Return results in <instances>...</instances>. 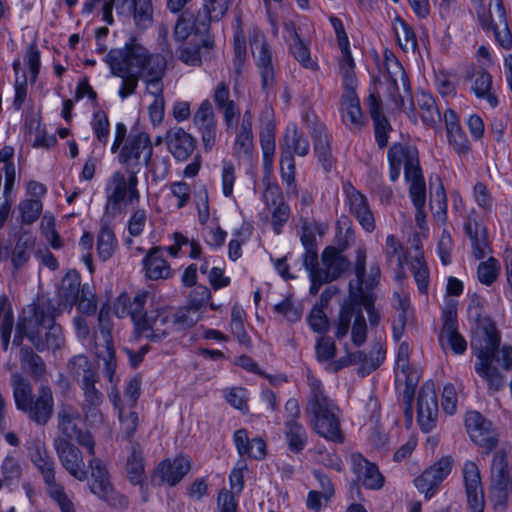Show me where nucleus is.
Listing matches in <instances>:
<instances>
[{"label": "nucleus", "instance_id": "obj_1", "mask_svg": "<svg viewBox=\"0 0 512 512\" xmlns=\"http://www.w3.org/2000/svg\"><path fill=\"white\" fill-rule=\"evenodd\" d=\"M111 74L122 79L118 94L122 99L132 95L141 79L147 91L154 96L149 105V117L154 126L164 118L163 77L167 61L161 54L151 53L136 38L122 48L110 50L104 58Z\"/></svg>", "mask_w": 512, "mask_h": 512}, {"label": "nucleus", "instance_id": "obj_2", "mask_svg": "<svg viewBox=\"0 0 512 512\" xmlns=\"http://www.w3.org/2000/svg\"><path fill=\"white\" fill-rule=\"evenodd\" d=\"M152 298L151 293L145 290L137 291L134 296L122 293L114 302V313L119 318H131L137 337L161 342L172 329V310L167 306H158L145 311L147 302Z\"/></svg>", "mask_w": 512, "mask_h": 512}, {"label": "nucleus", "instance_id": "obj_3", "mask_svg": "<svg viewBox=\"0 0 512 512\" xmlns=\"http://www.w3.org/2000/svg\"><path fill=\"white\" fill-rule=\"evenodd\" d=\"M310 394L306 405V413L310 416L313 430L328 441L342 443L344 436L338 417V407L328 398L320 380L308 374Z\"/></svg>", "mask_w": 512, "mask_h": 512}, {"label": "nucleus", "instance_id": "obj_4", "mask_svg": "<svg viewBox=\"0 0 512 512\" xmlns=\"http://www.w3.org/2000/svg\"><path fill=\"white\" fill-rule=\"evenodd\" d=\"M68 375L76 381L83 393L82 413L91 425L104 422L101 405L104 402L103 393L96 388L99 382L97 366L84 354L73 356L67 363Z\"/></svg>", "mask_w": 512, "mask_h": 512}, {"label": "nucleus", "instance_id": "obj_5", "mask_svg": "<svg viewBox=\"0 0 512 512\" xmlns=\"http://www.w3.org/2000/svg\"><path fill=\"white\" fill-rule=\"evenodd\" d=\"M11 387L16 408L27 415L37 425L45 426L51 420L54 411L52 389L42 384L33 394L30 381L19 372L11 375Z\"/></svg>", "mask_w": 512, "mask_h": 512}, {"label": "nucleus", "instance_id": "obj_6", "mask_svg": "<svg viewBox=\"0 0 512 512\" xmlns=\"http://www.w3.org/2000/svg\"><path fill=\"white\" fill-rule=\"evenodd\" d=\"M17 332L27 337L39 352L57 349L63 344L61 327L54 323L50 309L44 306L31 307L29 315L19 320Z\"/></svg>", "mask_w": 512, "mask_h": 512}, {"label": "nucleus", "instance_id": "obj_7", "mask_svg": "<svg viewBox=\"0 0 512 512\" xmlns=\"http://www.w3.org/2000/svg\"><path fill=\"white\" fill-rule=\"evenodd\" d=\"M366 260V250L359 248L354 264L356 286H354L353 282H350L349 293L352 300L357 302L359 307L365 308L370 325L376 326L379 323L380 315L374 306L375 297L373 289L380 281L381 271L379 265L375 263L370 266L367 273Z\"/></svg>", "mask_w": 512, "mask_h": 512}, {"label": "nucleus", "instance_id": "obj_8", "mask_svg": "<svg viewBox=\"0 0 512 512\" xmlns=\"http://www.w3.org/2000/svg\"><path fill=\"white\" fill-rule=\"evenodd\" d=\"M127 128L123 123L115 126V136L111 152L116 153L123 144L119 155V162L127 170L139 171L143 164H148L153 154V146L149 135L144 131L132 130L128 137Z\"/></svg>", "mask_w": 512, "mask_h": 512}, {"label": "nucleus", "instance_id": "obj_9", "mask_svg": "<svg viewBox=\"0 0 512 512\" xmlns=\"http://www.w3.org/2000/svg\"><path fill=\"white\" fill-rule=\"evenodd\" d=\"M113 9L119 16L132 18L140 29H147L153 23V6L151 0H108L103 5V20L113 23Z\"/></svg>", "mask_w": 512, "mask_h": 512}, {"label": "nucleus", "instance_id": "obj_10", "mask_svg": "<svg viewBox=\"0 0 512 512\" xmlns=\"http://www.w3.org/2000/svg\"><path fill=\"white\" fill-rule=\"evenodd\" d=\"M57 429L63 436L62 439L72 440L87 451L88 455H94L96 442L91 432L81 430L78 427V421L81 419V413L73 405L62 403L57 412Z\"/></svg>", "mask_w": 512, "mask_h": 512}, {"label": "nucleus", "instance_id": "obj_11", "mask_svg": "<svg viewBox=\"0 0 512 512\" xmlns=\"http://www.w3.org/2000/svg\"><path fill=\"white\" fill-rule=\"evenodd\" d=\"M477 16L481 26L486 30H492L503 48L509 49L512 46V33L507 24L502 0H489L488 8L479 3Z\"/></svg>", "mask_w": 512, "mask_h": 512}, {"label": "nucleus", "instance_id": "obj_12", "mask_svg": "<svg viewBox=\"0 0 512 512\" xmlns=\"http://www.w3.org/2000/svg\"><path fill=\"white\" fill-rule=\"evenodd\" d=\"M335 327V337L338 340L346 337L351 330V340L356 346H361L366 341L367 324L357 302L353 301L341 308Z\"/></svg>", "mask_w": 512, "mask_h": 512}, {"label": "nucleus", "instance_id": "obj_13", "mask_svg": "<svg viewBox=\"0 0 512 512\" xmlns=\"http://www.w3.org/2000/svg\"><path fill=\"white\" fill-rule=\"evenodd\" d=\"M512 494V465L505 450L495 453L491 465L490 495L496 505H505Z\"/></svg>", "mask_w": 512, "mask_h": 512}, {"label": "nucleus", "instance_id": "obj_14", "mask_svg": "<svg viewBox=\"0 0 512 512\" xmlns=\"http://www.w3.org/2000/svg\"><path fill=\"white\" fill-rule=\"evenodd\" d=\"M249 39L255 64L261 75L262 88H272L275 84V68L271 45L259 28L253 29Z\"/></svg>", "mask_w": 512, "mask_h": 512}, {"label": "nucleus", "instance_id": "obj_15", "mask_svg": "<svg viewBox=\"0 0 512 512\" xmlns=\"http://www.w3.org/2000/svg\"><path fill=\"white\" fill-rule=\"evenodd\" d=\"M28 459L41 475L47 490L59 484L56 481V463L51 456L43 439L38 436L30 437L25 442Z\"/></svg>", "mask_w": 512, "mask_h": 512}, {"label": "nucleus", "instance_id": "obj_16", "mask_svg": "<svg viewBox=\"0 0 512 512\" xmlns=\"http://www.w3.org/2000/svg\"><path fill=\"white\" fill-rule=\"evenodd\" d=\"M129 171V176H125L124 173L117 171L114 172L109 179L107 184V198L108 201L114 205H118L124 201L128 203L138 202L140 199V193L137 189L138 177L137 171Z\"/></svg>", "mask_w": 512, "mask_h": 512}, {"label": "nucleus", "instance_id": "obj_17", "mask_svg": "<svg viewBox=\"0 0 512 512\" xmlns=\"http://www.w3.org/2000/svg\"><path fill=\"white\" fill-rule=\"evenodd\" d=\"M54 448L62 467L75 479H87L86 464L81 450L68 439H55Z\"/></svg>", "mask_w": 512, "mask_h": 512}, {"label": "nucleus", "instance_id": "obj_18", "mask_svg": "<svg viewBox=\"0 0 512 512\" xmlns=\"http://www.w3.org/2000/svg\"><path fill=\"white\" fill-rule=\"evenodd\" d=\"M438 415V400L435 384L428 381L423 384L418 396L417 419L423 432H430L435 426Z\"/></svg>", "mask_w": 512, "mask_h": 512}, {"label": "nucleus", "instance_id": "obj_19", "mask_svg": "<svg viewBox=\"0 0 512 512\" xmlns=\"http://www.w3.org/2000/svg\"><path fill=\"white\" fill-rule=\"evenodd\" d=\"M467 503L471 512H483L485 497L480 470L474 461L467 460L462 468Z\"/></svg>", "mask_w": 512, "mask_h": 512}, {"label": "nucleus", "instance_id": "obj_20", "mask_svg": "<svg viewBox=\"0 0 512 512\" xmlns=\"http://www.w3.org/2000/svg\"><path fill=\"white\" fill-rule=\"evenodd\" d=\"M452 466L451 456L441 457L415 479L416 488L424 493L426 498L432 497L440 483L450 474Z\"/></svg>", "mask_w": 512, "mask_h": 512}, {"label": "nucleus", "instance_id": "obj_21", "mask_svg": "<svg viewBox=\"0 0 512 512\" xmlns=\"http://www.w3.org/2000/svg\"><path fill=\"white\" fill-rule=\"evenodd\" d=\"M465 426L471 440L483 447L486 453L496 448L498 439L492 431V424L479 412H468L465 418Z\"/></svg>", "mask_w": 512, "mask_h": 512}, {"label": "nucleus", "instance_id": "obj_22", "mask_svg": "<svg viewBox=\"0 0 512 512\" xmlns=\"http://www.w3.org/2000/svg\"><path fill=\"white\" fill-rule=\"evenodd\" d=\"M208 23L202 17L201 12L197 15L191 10L183 11L177 19L174 27L173 36L177 41L186 40L192 33L200 38L203 45L208 48L209 42L203 39L204 33L207 31Z\"/></svg>", "mask_w": 512, "mask_h": 512}, {"label": "nucleus", "instance_id": "obj_23", "mask_svg": "<svg viewBox=\"0 0 512 512\" xmlns=\"http://www.w3.org/2000/svg\"><path fill=\"white\" fill-rule=\"evenodd\" d=\"M126 477L132 485L138 486L142 500H148L147 476L145 472V458L140 445L133 443L127 457L125 466Z\"/></svg>", "mask_w": 512, "mask_h": 512}, {"label": "nucleus", "instance_id": "obj_24", "mask_svg": "<svg viewBox=\"0 0 512 512\" xmlns=\"http://www.w3.org/2000/svg\"><path fill=\"white\" fill-rule=\"evenodd\" d=\"M165 248L155 246L150 248L142 259L145 277L152 281L168 280L174 276V270L164 257Z\"/></svg>", "mask_w": 512, "mask_h": 512}, {"label": "nucleus", "instance_id": "obj_25", "mask_svg": "<svg viewBox=\"0 0 512 512\" xmlns=\"http://www.w3.org/2000/svg\"><path fill=\"white\" fill-rule=\"evenodd\" d=\"M350 261L334 246L326 247L321 255V268L316 270L330 282L340 278L349 268Z\"/></svg>", "mask_w": 512, "mask_h": 512}, {"label": "nucleus", "instance_id": "obj_26", "mask_svg": "<svg viewBox=\"0 0 512 512\" xmlns=\"http://www.w3.org/2000/svg\"><path fill=\"white\" fill-rule=\"evenodd\" d=\"M164 140L168 151L177 161H186L196 147V140L181 127L170 128Z\"/></svg>", "mask_w": 512, "mask_h": 512}, {"label": "nucleus", "instance_id": "obj_27", "mask_svg": "<svg viewBox=\"0 0 512 512\" xmlns=\"http://www.w3.org/2000/svg\"><path fill=\"white\" fill-rule=\"evenodd\" d=\"M193 123L202 133L204 145L212 147L217 137V122L211 102L205 99L193 115Z\"/></svg>", "mask_w": 512, "mask_h": 512}, {"label": "nucleus", "instance_id": "obj_28", "mask_svg": "<svg viewBox=\"0 0 512 512\" xmlns=\"http://www.w3.org/2000/svg\"><path fill=\"white\" fill-rule=\"evenodd\" d=\"M191 462L185 456H178L175 459H165L158 464L154 471V477L161 483L175 486L189 472Z\"/></svg>", "mask_w": 512, "mask_h": 512}, {"label": "nucleus", "instance_id": "obj_29", "mask_svg": "<svg viewBox=\"0 0 512 512\" xmlns=\"http://www.w3.org/2000/svg\"><path fill=\"white\" fill-rule=\"evenodd\" d=\"M465 80L472 82L471 89L478 98H484L491 107L498 105L496 95L491 93L492 76L482 67L470 65L465 70Z\"/></svg>", "mask_w": 512, "mask_h": 512}, {"label": "nucleus", "instance_id": "obj_30", "mask_svg": "<svg viewBox=\"0 0 512 512\" xmlns=\"http://www.w3.org/2000/svg\"><path fill=\"white\" fill-rule=\"evenodd\" d=\"M352 469L357 479L367 489L378 490L384 484V477L378 467L366 460L361 454L353 453L351 455Z\"/></svg>", "mask_w": 512, "mask_h": 512}, {"label": "nucleus", "instance_id": "obj_31", "mask_svg": "<svg viewBox=\"0 0 512 512\" xmlns=\"http://www.w3.org/2000/svg\"><path fill=\"white\" fill-rule=\"evenodd\" d=\"M91 458L88 465L91 471L90 490L99 498L109 500L113 493V486L109 479L108 470L103 461L94 455H89Z\"/></svg>", "mask_w": 512, "mask_h": 512}, {"label": "nucleus", "instance_id": "obj_32", "mask_svg": "<svg viewBox=\"0 0 512 512\" xmlns=\"http://www.w3.org/2000/svg\"><path fill=\"white\" fill-rule=\"evenodd\" d=\"M232 440L240 458L247 455L256 460H262L267 455L265 441L261 438L250 439L247 430L244 428L236 430Z\"/></svg>", "mask_w": 512, "mask_h": 512}, {"label": "nucleus", "instance_id": "obj_33", "mask_svg": "<svg viewBox=\"0 0 512 512\" xmlns=\"http://www.w3.org/2000/svg\"><path fill=\"white\" fill-rule=\"evenodd\" d=\"M247 60V45L246 37L242 29L241 16H236V24L234 27L233 34V73L235 77V83L238 84L242 77L243 68Z\"/></svg>", "mask_w": 512, "mask_h": 512}, {"label": "nucleus", "instance_id": "obj_34", "mask_svg": "<svg viewBox=\"0 0 512 512\" xmlns=\"http://www.w3.org/2000/svg\"><path fill=\"white\" fill-rule=\"evenodd\" d=\"M350 211L357 218L361 226L368 232L375 228V221L369 209L367 198L356 189L352 188L347 194Z\"/></svg>", "mask_w": 512, "mask_h": 512}, {"label": "nucleus", "instance_id": "obj_35", "mask_svg": "<svg viewBox=\"0 0 512 512\" xmlns=\"http://www.w3.org/2000/svg\"><path fill=\"white\" fill-rule=\"evenodd\" d=\"M439 341L442 346H444V342L446 341V343L456 354H463L466 351L467 343L458 332V324L455 312L449 311L445 315V321L442 332L439 336Z\"/></svg>", "mask_w": 512, "mask_h": 512}, {"label": "nucleus", "instance_id": "obj_36", "mask_svg": "<svg viewBox=\"0 0 512 512\" xmlns=\"http://www.w3.org/2000/svg\"><path fill=\"white\" fill-rule=\"evenodd\" d=\"M464 229L471 241L472 254L476 259H482L491 252L487 230L475 220H468Z\"/></svg>", "mask_w": 512, "mask_h": 512}, {"label": "nucleus", "instance_id": "obj_37", "mask_svg": "<svg viewBox=\"0 0 512 512\" xmlns=\"http://www.w3.org/2000/svg\"><path fill=\"white\" fill-rule=\"evenodd\" d=\"M404 174L406 180L410 183V197H415V192H419V196H425L426 187L419 165L417 151H411L410 154H408L407 163L404 165Z\"/></svg>", "mask_w": 512, "mask_h": 512}, {"label": "nucleus", "instance_id": "obj_38", "mask_svg": "<svg viewBox=\"0 0 512 512\" xmlns=\"http://www.w3.org/2000/svg\"><path fill=\"white\" fill-rule=\"evenodd\" d=\"M343 118L350 130H360L363 126V114L356 92H344L341 102Z\"/></svg>", "mask_w": 512, "mask_h": 512}, {"label": "nucleus", "instance_id": "obj_39", "mask_svg": "<svg viewBox=\"0 0 512 512\" xmlns=\"http://www.w3.org/2000/svg\"><path fill=\"white\" fill-rule=\"evenodd\" d=\"M253 149L252 115L245 112L237 130L233 150L238 157H249Z\"/></svg>", "mask_w": 512, "mask_h": 512}, {"label": "nucleus", "instance_id": "obj_40", "mask_svg": "<svg viewBox=\"0 0 512 512\" xmlns=\"http://www.w3.org/2000/svg\"><path fill=\"white\" fill-rule=\"evenodd\" d=\"M248 470L247 461L239 458L233 467L230 476V498L226 499V512H237L238 501L236 497L240 495L244 487V473Z\"/></svg>", "mask_w": 512, "mask_h": 512}, {"label": "nucleus", "instance_id": "obj_41", "mask_svg": "<svg viewBox=\"0 0 512 512\" xmlns=\"http://www.w3.org/2000/svg\"><path fill=\"white\" fill-rule=\"evenodd\" d=\"M21 369L30 375L34 380H42L47 374L44 360L31 348H21L19 355Z\"/></svg>", "mask_w": 512, "mask_h": 512}, {"label": "nucleus", "instance_id": "obj_42", "mask_svg": "<svg viewBox=\"0 0 512 512\" xmlns=\"http://www.w3.org/2000/svg\"><path fill=\"white\" fill-rule=\"evenodd\" d=\"M414 247L415 255L410 262V270L418 286V290L425 294L427 293L429 286V270L426 262L424 261L419 240H415Z\"/></svg>", "mask_w": 512, "mask_h": 512}, {"label": "nucleus", "instance_id": "obj_43", "mask_svg": "<svg viewBox=\"0 0 512 512\" xmlns=\"http://www.w3.org/2000/svg\"><path fill=\"white\" fill-rule=\"evenodd\" d=\"M393 30L401 49L406 53H415L418 44L413 28L402 18L396 17L393 21Z\"/></svg>", "mask_w": 512, "mask_h": 512}, {"label": "nucleus", "instance_id": "obj_44", "mask_svg": "<svg viewBox=\"0 0 512 512\" xmlns=\"http://www.w3.org/2000/svg\"><path fill=\"white\" fill-rule=\"evenodd\" d=\"M310 144L307 137L298 130L296 126L288 127L282 144V150H289L290 154L295 153L304 157L308 154Z\"/></svg>", "mask_w": 512, "mask_h": 512}, {"label": "nucleus", "instance_id": "obj_45", "mask_svg": "<svg viewBox=\"0 0 512 512\" xmlns=\"http://www.w3.org/2000/svg\"><path fill=\"white\" fill-rule=\"evenodd\" d=\"M392 68L394 69V75H392V72L389 71L390 79L392 82L393 90L390 92V97L395 103V106L397 108H404V97L399 92V84L402 87V90L409 95L410 94V86L408 77L406 75V72L400 65L398 61H395L392 64Z\"/></svg>", "mask_w": 512, "mask_h": 512}, {"label": "nucleus", "instance_id": "obj_46", "mask_svg": "<svg viewBox=\"0 0 512 512\" xmlns=\"http://www.w3.org/2000/svg\"><path fill=\"white\" fill-rule=\"evenodd\" d=\"M81 279L76 273H68L61 281L59 297L71 309L81 294Z\"/></svg>", "mask_w": 512, "mask_h": 512}, {"label": "nucleus", "instance_id": "obj_47", "mask_svg": "<svg viewBox=\"0 0 512 512\" xmlns=\"http://www.w3.org/2000/svg\"><path fill=\"white\" fill-rule=\"evenodd\" d=\"M245 311L235 305L231 311V324L230 330L233 337L237 340L240 346L246 350L252 348V341L244 326Z\"/></svg>", "mask_w": 512, "mask_h": 512}, {"label": "nucleus", "instance_id": "obj_48", "mask_svg": "<svg viewBox=\"0 0 512 512\" xmlns=\"http://www.w3.org/2000/svg\"><path fill=\"white\" fill-rule=\"evenodd\" d=\"M285 437L289 450L294 453L301 452L307 444L306 430L298 421H286Z\"/></svg>", "mask_w": 512, "mask_h": 512}, {"label": "nucleus", "instance_id": "obj_49", "mask_svg": "<svg viewBox=\"0 0 512 512\" xmlns=\"http://www.w3.org/2000/svg\"><path fill=\"white\" fill-rule=\"evenodd\" d=\"M314 151L326 172L331 171L334 166L335 160L331 153L330 140L324 130L314 131Z\"/></svg>", "mask_w": 512, "mask_h": 512}, {"label": "nucleus", "instance_id": "obj_50", "mask_svg": "<svg viewBox=\"0 0 512 512\" xmlns=\"http://www.w3.org/2000/svg\"><path fill=\"white\" fill-rule=\"evenodd\" d=\"M173 238V244L165 247L166 251L172 256L177 257L180 252L183 251V248H186L184 253H187L189 257L193 259H197L200 257L202 249L200 244L194 240L189 239L185 235L175 232L172 236Z\"/></svg>", "mask_w": 512, "mask_h": 512}, {"label": "nucleus", "instance_id": "obj_51", "mask_svg": "<svg viewBox=\"0 0 512 512\" xmlns=\"http://www.w3.org/2000/svg\"><path fill=\"white\" fill-rule=\"evenodd\" d=\"M276 197L279 198L277 188L269 187L264 193V199L268 201L269 198H271L273 205L276 206L272 212L271 222L273 230L276 232V234H280L282 226L289 218L290 209L288 205L284 204L283 202H279L277 204Z\"/></svg>", "mask_w": 512, "mask_h": 512}, {"label": "nucleus", "instance_id": "obj_52", "mask_svg": "<svg viewBox=\"0 0 512 512\" xmlns=\"http://www.w3.org/2000/svg\"><path fill=\"white\" fill-rule=\"evenodd\" d=\"M420 116L425 125L435 127L441 121L439 109L434 98L428 93H421L417 98Z\"/></svg>", "mask_w": 512, "mask_h": 512}, {"label": "nucleus", "instance_id": "obj_53", "mask_svg": "<svg viewBox=\"0 0 512 512\" xmlns=\"http://www.w3.org/2000/svg\"><path fill=\"white\" fill-rule=\"evenodd\" d=\"M354 59L349 48L341 50V58L339 60V70L342 76L345 92H356L357 80L354 72Z\"/></svg>", "mask_w": 512, "mask_h": 512}, {"label": "nucleus", "instance_id": "obj_54", "mask_svg": "<svg viewBox=\"0 0 512 512\" xmlns=\"http://www.w3.org/2000/svg\"><path fill=\"white\" fill-rule=\"evenodd\" d=\"M118 243L114 231L104 225L97 236V254L102 261L110 259L117 249Z\"/></svg>", "mask_w": 512, "mask_h": 512}, {"label": "nucleus", "instance_id": "obj_55", "mask_svg": "<svg viewBox=\"0 0 512 512\" xmlns=\"http://www.w3.org/2000/svg\"><path fill=\"white\" fill-rule=\"evenodd\" d=\"M18 210L21 217V224L31 225L35 223L43 210V203L40 199H24L20 201Z\"/></svg>", "mask_w": 512, "mask_h": 512}, {"label": "nucleus", "instance_id": "obj_56", "mask_svg": "<svg viewBox=\"0 0 512 512\" xmlns=\"http://www.w3.org/2000/svg\"><path fill=\"white\" fill-rule=\"evenodd\" d=\"M385 257L387 264H391L394 259L397 261V266L402 268L407 260L406 252L402 244L394 235H388L385 243Z\"/></svg>", "mask_w": 512, "mask_h": 512}, {"label": "nucleus", "instance_id": "obj_57", "mask_svg": "<svg viewBox=\"0 0 512 512\" xmlns=\"http://www.w3.org/2000/svg\"><path fill=\"white\" fill-rule=\"evenodd\" d=\"M201 318V313L187 304L179 308L175 313L172 312V326L178 325L180 328L191 327Z\"/></svg>", "mask_w": 512, "mask_h": 512}, {"label": "nucleus", "instance_id": "obj_58", "mask_svg": "<svg viewBox=\"0 0 512 512\" xmlns=\"http://www.w3.org/2000/svg\"><path fill=\"white\" fill-rule=\"evenodd\" d=\"M436 182H430V207L435 214H445L447 209L446 193L439 178H436Z\"/></svg>", "mask_w": 512, "mask_h": 512}, {"label": "nucleus", "instance_id": "obj_59", "mask_svg": "<svg viewBox=\"0 0 512 512\" xmlns=\"http://www.w3.org/2000/svg\"><path fill=\"white\" fill-rule=\"evenodd\" d=\"M98 331L100 333V336L105 344L106 350H111L114 348V341H113V324L111 315L108 310H105L104 308H101L98 316Z\"/></svg>", "mask_w": 512, "mask_h": 512}, {"label": "nucleus", "instance_id": "obj_60", "mask_svg": "<svg viewBox=\"0 0 512 512\" xmlns=\"http://www.w3.org/2000/svg\"><path fill=\"white\" fill-rule=\"evenodd\" d=\"M276 313L284 316L289 322H297L301 319L303 308L295 303L290 296L274 306Z\"/></svg>", "mask_w": 512, "mask_h": 512}, {"label": "nucleus", "instance_id": "obj_61", "mask_svg": "<svg viewBox=\"0 0 512 512\" xmlns=\"http://www.w3.org/2000/svg\"><path fill=\"white\" fill-rule=\"evenodd\" d=\"M290 52L304 68L311 71L317 70V63L311 58L309 48L306 46L303 40L291 42Z\"/></svg>", "mask_w": 512, "mask_h": 512}, {"label": "nucleus", "instance_id": "obj_62", "mask_svg": "<svg viewBox=\"0 0 512 512\" xmlns=\"http://www.w3.org/2000/svg\"><path fill=\"white\" fill-rule=\"evenodd\" d=\"M91 126L98 141L106 145L110 131V124L106 113L102 110L96 111L93 115Z\"/></svg>", "mask_w": 512, "mask_h": 512}, {"label": "nucleus", "instance_id": "obj_63", "mask_svg": "<svg viewBox=\"0 0 512 512\" xmlns=\"http://www.w3.org/2000/svg\"><path fill=\"white\" fill-rule=\"evenodd\" d=\"M499 269V263L494 257H490L487 261L481 262L477 269L479 281L487 286L491 285L497 279Z\"/></svg>", "mask_w": 512, "mask_h": 512}, {"label": "nucleus", "instance_id": "obj_64", "mask_svg": "<svg viewBox=\"0 0 512 512\" xmlns=\"http://www.w3.org/2000/svg\"><path fill=\"white\" fill-rule=\"evenodd\" d=\"M97 309V300L93 287L84 284L78 298V310L85 315H92Z\"/></svg>", "mask_w": 512, "mask_h": 512}]
</instances>
